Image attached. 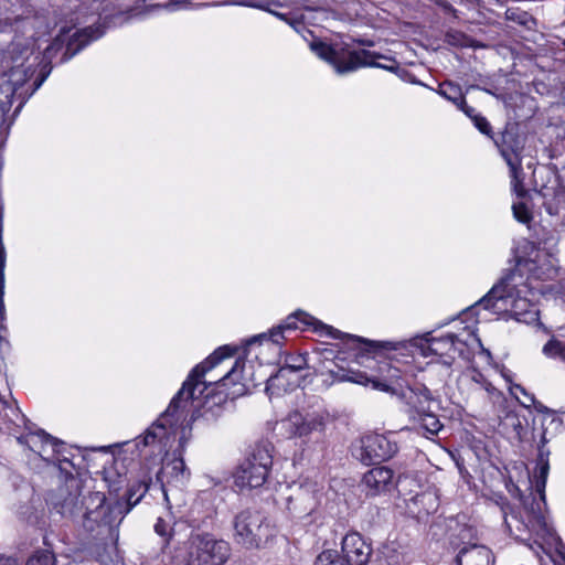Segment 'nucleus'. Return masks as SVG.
Wrapping results in <instances>:
<instances>
[{"label":"nucleus","mask_w":565,"mask_h":565,"mask_svg":"<svg viewBox=\"0 0 565 565\" xmlns=\"http://www.w3.org/2000/svg\"><path fill=\"white\" fill-rule=\"evenodd\" d=\"M14 435L20 445L26 446L47 462L57 463L60 468H62V462H71L64 455V443L45 430L38 429L35 424L26 417L25 423H21L19 431Z\"/></svg>","instance_id":"obj_6"},{"label":"nucleus","mask_w":565,"mask_h":565,"mask_svg":"<svg viewBox=\"0 0 565 565\" xmlns=\"http://www.w3.org/2000/svg\"><path fill=\"white\" fill-rule=\"evenodd\" d=\"M95 495L102 497L103 507H116L120 503H110L107 501L105 493L100 491L88 492L87 495L82 494L81 480L74 476L65 479L64 483L52 490L46 498V502L51 510L60 514L64 519L72 521L81 520L82 529L84 530V522L86 520L88 509L90 510V501Z\"/></svg>","instance_id":"obj_3"},{"label":"nucleus","mask_w":565,"mask_h":565,"mask_svg":"<svg viewBox=\"0 0 565 565\" xmlns=\"http://www.w3.org/2000/svg\"><path fill=\"white\" fill-rule=\"evenodd\" d=\"M540 194L544 199L543 206L550 215H559L563 211H565L564 186L545 188L540 191Z\"/></svg>","instance_id":"obj_24"},{"label":"nucleus","mask_w":565,"mask_h":565,"mask_svg":"<svg viewBox=\"0 0 565 565\" xmlns=\"http://www.w3.org/2000/svg\"><path fill=\"white\" fill-rule=\"evenodd\" d=\"M487 391H488V392H492V391H494V387H492V386L489 384V385H488V387H487Z\"/></svg>","instance_id":"obj_50"},{"label":"nucleus","mask_w":565,"mask_h":565,"mask_svg":"<svg viewBox=\"0 0 565 565\" xmlns=\"http://www.w3.org/2000/svg\"><path fill=\"white\" fill-rule=\"evenodd\" d=\"M512 211L515 220L521 223H529L532 220V214L523 202L513 203Z\"/></svg>","instance_id":"obj_38"},{"label":"nucleus","mask_w":565,"mask_h":565,"mask_svg":"<svg viewBox=\"0 0 565 565\" xmlns=\"http://www.w3.org/2000/svg\"><path fill=\"white\" fill-rule=\"evenodd\" d=\"M546 443L545 435L542 436L541 446L539 447V456L536 463V481H535V490L536 492H545L546 480L550 471L548 463V454L550 451L544 450V445Z\"/></svg>","instance_id":"obj_25"},{"label":"nucleus","mask_w":565,"mask_h":565,"mask_svg":"<svg viewBox=\"0 0 565 565\" xmlns=\"http://www.w3.org/2000/svg\"><path fill=\"white\" fill-rule=\"evenodd\" d=\"M472 122L481 134L490 137L491 139H494V136L492 134V127L486 117L479 115L478 117L473 118Z\"/></svg>","instance_id":"obj_40"},{"label":"nucleus","mask_w":565,"mask_h":565,"mask_svg":"<svg viewBox=\"0 0 565 565\" xmlns=\"http://www.w3.org/2000/svg\"><path fill=\"white\" fill-rule=\"evenodd\" d=\"M233 539L247 550L260 548L271 536L267 518L258 510L245 509L233 519Z\"/></svg>","instance_id":"obj_7"},{"label":"nucleus","mask_w":565,"mask_h":565,"mask_svg":"<svg viewBox=\"0 0 565 565\" xmlns=\"http://www.w3.org/2000/svg\"><path fill=\"white\" fill-rule=\"evenodd\" d=\"M171 565H198L195 558L193 557L190 550L186 547L184 550L175 551L172 556Z\"/></svg>","instance_id":"obj_36"},{"label":"nucleus","mask_w":565,"mask_h":565,"mask_svg":"<svg viewBox=\"0 0 565 565\" xmlns=\"http://www.w3.org/2000/svg\"><path fill=\"white\" fill-rule=\"evenodd\" d=\"M120 14H124V12H121ZM125 14H127V18L125 19V20H127V19L131 18L132 15H135V10L129 9L125 12Z\"/></svg>","instance_id":"obj_48"},{"label":"nucleus","mask_w":565,"mask_h":565,"mask_svg":"<svg viewBox=\"0 0 565 565\" xmlns=\"http://www.w3.org/2000/svg\"><path fill=\"white\" fill-rule=\"evenodd\" d=\"M0 565H18L17 559L11 556L0 555Z\"/></svg>","instance_id":"obj_46"},{"label":"nucleus","mask_w":565,"mask_h":565,"mask_svg":"<svg viewBox=\"0 0 565 565\" xmlns=\"http://www.w3.org/2000/svg\"><path fill=\"white\" fill-rule=\"evenodd\" d=\"M411 500L417 504V503H424L426 500L431 501L435 499L433 498V495L430 493H420V494L414 495Z\"/></svg>","instance_id":"obj_45"},{"label":"nucleus","mask_w":565,"mask_h":565,"mask_svg":"<svg viewBox=\"0 0 565 565\" xmlns=\"http://www.w3.org/2000/svg\"><path fill=\"white\" fill-rule=\"evenodd\" d=\"M334 380L340 382H352L364 386L371 385L372 388L390 394H396V388L393 386L394 381L399 379V371L392 367L386 361L379 364L377 374H367L360 370H338L330 371Z\"/></svg>","instance_id":"obj_12"},{"label":"nucleus","mask_w":565,"mask_h":565,"mask_svg":"<svg viewBox=\"0 0 565 565\" xmlns=\"http://www.w3.org/2000/svg\"><path fill=\"white\" fill-rule=\"evenodd\" d=\"M510 276L502 278L476 305L493 313L510 312L516 321L533 324L539 322V310L524 298H513L509 287Z\"/></svg>","instance_id":"obj_4"},{"label":"nucleus","mask_w":565,"mask_h":565,"mask_svg":"<svg viewBox=\"0 0 565 565\" xmlns=\"http://www.w3.org/2000/svg\"><path fill=\"white\" fill-rule=\"evenodd\" d=\"M329 420V413L326 411H317L302 415L295 412L289 415L288 423L291 427V433L295 436L303 437L313 431L322 433Z\"/></svg>","instance_id":"obj_20"},{"label":"nucleus","mask_w":565,"mask_h":565,"mask_svg":"<svg viewBox=\"0 0 565 565\" xmlns=\"http://www.w3.org/2000/svg\"><path fill=\"white\" fill-rule=\"evenodd\" d=\"M436 93L448 102L452 103L456 107L462 104L463 99L466 98L461 86L451 81H445L439 84Z\"/></svg>","instance_id":"obj_26"},{"label":"nucleus","mask_w":565,"mask_h":565,"mask_svg":"<svg viewBox=\"0 0 565 565\" xmlns=\"http://www.w3.org/2000/svg\"><path fill=\"white\" fill-rule=\"evenodd\" d=\"M95 495L84 522L85 548L102 565H120L122 556L117 547L118 526L124 518L122 505L103 507Z\"/></svg>","instance_id":"obj_2"},{"label":"nucleus","mask_w":565,"mask_h":565,"mask_svg":"<svg viewBox=\"0 0 565 565\" xmlns=\"http://www.w3.org/2000/svg\"><path fill=\"white\" fill-rule=\"evenodd\" d=\"M235 351L228 345L221 347L205 361L192 369L164 413L145 431L143 436L136 438V447L139 448L140 445L147 447L157 443L167 445L170 436L175 435L179 426L183 429L190 428L199 417L209 422L218 416L222 412L221 403L225 402V397L220 396L218 403H214L215 412L210 406L209 396H205V401L202 403L201 396L213 383L204 381L203 377L207 371L225 358L232 356Z\"/></svg>","instance_id":"obj_1"},{"label":"nucleus","mask_w":565,"mask_h":565,"mask_svg":"<svg viewBox=\"0 0 565 565\" xmlns=\"http://www.w3.org/2000/svg\"><path fill=\"white\" fill-rule=\"evenodd\" d=\"M154 531L158 535L164 539L166 543H169V541L172 539V529L170 527V524L162 518H158L154 524Z\"/></svg>","instance_id":"obj_39"},{"label":"nucleus","mask_w":565,"mask_h":565,"mask_svg":"<svg viewBox=\"0 0 565 565\" xmlns=\"http://www.w3.org/2000/svg\"><path fill=\"white\" fill-rule=\"evenodd\" d=\"M372 553L371 544L360 533L352 532L342 539L340 556L349 565H367Z\"/></svg>","instance_id":"obj_19"},{"label":"nucleus","mask_w":565,"mask_h":565,"mask_svg":"<svg viewBox=\"0 0 565 565\" xmlns=\"http://www.w3.org/2000/svg\"><path fill=\"white\" fill-rule=\"evenodd\" d=\"M422 396L423 399L416 405L413 404V407H404V413L408 416L411 422H414L419 416L430 411L428 403L431 401V394L430 391L424 385H422Z\"/></svg>","instance_id":"obj_30"},{"label":"nucleus","mask_w":565,"mask_h":565,"mask_svg":"<svg viewBox=\"0 0 565 565\" xmlns=\"http://www.w3.org/2000/svg\"><path fill=\"white\" fill-rule=\"evenodd\" d=\"M503 513H504V524H505L507 529L509 530V532L512 533L513 532L512 524L508 518V513L505 511H503Z\"/></svg>","instance_id":"obj_47"},{"label":"nucleus","mask_w":565,"mask_h":565,"mask_svg":"<svg viewBox=\"0 0 565 565\" xmlns=\"http://www.w3.org/2000/svg\"><path fill=\"white\" fill-rule=\"evenodd\" d=\"M190 477V471L185 466L182 457H175L163 463L160 471L157 473L158 480L162 484V491L167 498L164 483H180L183 484Z\"/></svg>","instance_id":"obj_22"},{"label":"nucleus","mask_w":565,"mask_h":565,"mask_svg":"<svg viewBox=\"0 0 565 565\" xmlns=\"http://www.w3.org/2000/svg\"><path fill=\"white\" fill-rule=\"evenodd\" d=\"M310 47L319 57L330 63L340 75L354 72L365 66L382 67L388 71L395 70L394 66H385L377 63L376 60L383 56L367 50H358L347 53L339 52L323 42H312Z\"/></svg>","instance_id":"obj_5"},{"label":"nucleus","mask_w":565,"mask_h":565,"mask_svg":"<svg viewBox=\"0 0 565 565\" xmlns=\"http://www.w3.org/2000/svg\"><path fill=\"white\" fill-rule=\"evenodd\" d=\"M470 341H479L472 331L467 333V339L461 340L459 335L449 333L440 338H430L427 340V347L424 349V354L428 352L434 355L447 356L449 360L445 361L446 364L450 365L455 360V353L463 356V349L458 345L467 347Z\"/></svg>","instance_id":"obj_17"},{"label":"nucleus","mask_w":565,"mask_h":565,"mask_svg":"<svg viewBox=\"0 0 565 565\" xmlns=\"http://www.w3.org/2000/svg\"><path fill=\"white\" fill-rule=\"evenodd\" d=\"M510 391H511V394H513L516 398H518V393L519 394H522L525 399L524 401H520V403L525 406V407H529L531 404L534 403V395L532 394H529L526 392V390L520 385V384H514L513 386L510 387Z\"/></svg>","instance_id":"obj_41"},{"label":"nucleus","mask_w":565,"mask_h":565,"mask_svg":"<svg viewBox=\"0 0 565 565\" xmlns=\"http://www.w3.org/2000/svg\"><path fill=\"white\" fill-rule=\"evenodd\" d=\"M445 8L451 9V4H447V6H445Z\"/></svg>","instance_id":"obj_51"},{"label":"nucleus","mask_w":565,"mask_h":565,"mask_svg":"<svg viewBox=\"0 0 565 565\" xmlns=\"http://www.w3.org/2000/svg\"><path fill=\"white\" fill-rule=\"evenodd\" d=\"M457 108L460 111H462L467 117H469L472 121L475 117H478L480 115L476 111L473 107L467 104L466 98L463 99L462 104H460Z\"/></svg>","instance_id":"obj_44"},{"label":"nucleus","mask_w":565,"mask_h":565,"mask_svg":"<svg viewBox=\"0 0 565 565\" xmlns=\"http://www.w3.org/2000/svg\"><path fill=\"white\" fill-rule=\"evenodd\" d=\"M454 565H494V556L487 546L470 544L459 550Z\"/></svg>","instance_id":"obj_23"},{"label":"nucleus","mask_w":565,"mask_h":565,"mask_svg":"<svg viewBox=\"0 0 565 565\" xmlns=\"http://www.w3.org/2000/svg\"><path fill=\"white\" fill-rule=\"evenodd\" d=\"M543 354L550 359H561L565 362V342L556 338L550 339L542 349Z\"/></svg>","instance_id":"obj_31"},{"label":"nucleus","mask_w":565,"mask_h":565,"mask_svg":"<svg viewBox=\"0 0 565 565\" xmlns=\"http://www.w3.org/2000/svg\"><path fill=\"white\" fill-rule=\"evenodd\" d=\"M413 423L417 424L422 429L425 430L427 438H429V436H436L444 427L438 416L431 411L419 416Z\"/></svg>","instance_id":"obj_28"},{"label":"nucleus","mask_w":565,"mask_h":565,"mask_svg":"<svg viewBox=\"0 0 565 565\" xmlns=\"http://www.w3.org/2000/svg\"><path fill=\"white\" fill-rule=\"evenodd\" d=\"M188 548L198 565H224L231 556L230 543L211 533L192 534Z\"/></svg>","instance_id":"obj_11"},{"label":"nucleus","mask_w":565,"mask_h":565,"mask_svg":"<svg viewBox=\"0 0 565 565\" xmlns=\"http://www.w3.org/2000/svg\"><path fill=\"white\" fill-rule=\"evenodd\" d=\"M316 484L294 483L290 487V494L286 497V507L296 518L311 514L317 508Z\"/></svg>","instance_id":"obj_16"},{"label":"nucleus","mask_w":565,"mask_h":565,"mask_svg":"<svg viewBox=\"0 0 565 565\" xmlns=\"http://www.w3.org/2000/svg\"><path fill=\"white\" fill-rule=\"evenodd\" d=\"M308 326H315L316 331L324 332L326 334L330 335L333 339H344L345 338L352 342H363L371 348L379 347V343H376V342L366 341L360 337L345 334V333L341 332L340 330L334 329L331 326H327L321 322H317L313 317H311L308 313L300 311V310L289 315L286 318V320L284 321V323L271 329L270 339L274 343L280 344L281 340L284 339L282 333L285 331H292V330H297V329L305 330Z\"/></svg>","instance_id":"obj_10"},{"label":"nucleus","mask_w":565,"mask_h":565,"mask_svg":"<svg viewBox=\"0 0 565 565\" xmlns=\"http://www.w3.org/2000/svg\"><path fill=\"white\" fill-rule=\"evenodd\" d=\"M142 2H146V0H142Z\"/></svg>","instance_id":"obj_53"},{"label":"nucleus","mask_w":565,"mask_h":565,"mask_svg":"<svg viewBox=\"0 0 565 565\" xmlns=\"http://www.w3.org/2000/svg\"><path fill=\"white\" fill-rule=\"evenodd\" d=\"M149 484L146 481H139L137 484L131 486L127 491V508L126 513L135 507L145 493L148 491Z\"/></svg>","instance_id":"obj_32"},{"label":"nucleus","mask_w":565,"mask_h":565,"mask_svg":"<svg viewBox=\"0 0 565 565\" xmlns=\"http://www.w3.org/2000/svg\"><path fill=\"white\" fill-rule=\"evenodd\" d=\"M273 466L268 445H257L250 456L239 466L234 475V483L239 490L262 487Z\"/></svg>","instance_id":"obj_8"},{"label":"nucleus","mask_w":565,"mask_h":565,"mask_svg":"<svg viewBox=\"0 0 565 565\" xmlns=\"http://www.w3.org/2000/svg\"><path fill=\"white\" fill-rule=\"evenodd\" d=\"M56 558L53 552L41 550L34 552L26 561L25 565H55Z\"/></svg>","instance_id":"obj_33"},{"label":"nucleus","mask_w":565,"mask_h":565,"mask_svg":"<svg viewBox=\"0 0 565 565\" xmlns=\"http://www.w3.org/2000/svg\"><path fill=\"white\" fill-rule=\"evenodd\" d=\"M14 63L15 65L10 70L9 79L0 85V108L2 111L11 106L12 98L15 95H19L20 97L24 95L18 107V109H20L25 99L32 96L41 87L49 74H43L41 77L36 78L32 85V89L24 94L22 92L23 86L33 76L34 70L32 68V65L24 67L23 63L18 64L17 61H14Z\"/></svg>","instance_id":"obj_13"},{"label":"nucleus","mask_w":565,"mask_h":565,"mask_svg":"<svg viewBox=\"0 0 565 565\" xmlns=\"http://www.w3.org/2000/svg\"><path fill=\"white\" fill-rule=\"evenodd\" d=\"M537 494L539 497L531 493L522 500L527 522L511 514V519L515 522V529L520 533L526 530L541 535L550 533V527L544 515V509L546 507L545 492H537Z\"/></svg>","instance_id":"obj_14"},{"label":"nucleus","mask_w":565,"mask_h":565,"mask_svg":"<svg viewBox=\"0 0 565 565\" xmlns=\"http://www.w3.org/2000/svg\"><path fill=\"white\" fill-rule=\"evenodd\" d=\"M360 460L365 465L386 461L395 456L398 446L385 435H370L361 440Z\"/></svg>","instance_id":"obj_15"},{"label":"nucleus","mask_w":565,"mask_h":565,"mask_svg":"<svg viewBox=\"0 0 565 565\" xmlns=\"http://www.w3.org/2000/svg\"><path fill=\"white\" fill-rule=\"evenodd\" d=\"M206 3L195 2L194 0H170L164 3H156L149 7V11L164 9L170 12L180 10H195L205 7Z\"/></svg>","instance_id":"obj_29"},{"label":"nucleus","mask_w":565,"mask_h":565,"mask_svg":"<svg viewBox=\"0 0 565 565\" xmlns=\"http://www.w3.org/2000/svg\"><path fill=\"white\" fill-rule=\"evenodd\" d=\"M504 15L508 21L521 25L526 30H532L536 26L534 17L520 8H509Z\"/></svg>","instance_id":"obj_27"},{"label":"nucleus","mask_w":565,"mask_h":565,"mask_svg":"<svg viewBox=\"0 0 565 565\" xmlns=\"http://www.w3.org/2000/svg\"><path fill=\"white\" fill-rule=\"evenodd\" d=\"M305 366V361L302 358H297L294 364H287L286 366L279 370V374L282 375L286 372H296L302 370Z\"/></svg>","instance_id":"obj_43"},{"label":"nucleus","mask_w":565,"mask_h":565,"mask_svg":"<svg viewBox=\"0 0 565 565\" xmlns=\"http://www.w3.org/2000/svg\"><path fill=\"white\" fill-rule=\"evenodd\" d=\"M398 483L394 471L385 466H379L366 471L362 478L361 487L367 497H377L390 493Z\"/></svg>","instance_id":"obj_18"},{"label":"nucleus","mask_w":565,"mask_h":565,"mask_svg":"<svg viewBox=\"0 0 565 565\" xmlns=\"http://www.w3.org/2000/svg\"><path fill=\"white\" fill-rule=\"evenodd\" d=\"M243 367L244 362L236 361L231 370L227 371L216 383H220L222 386H226L228 382L236 384L242 377Z\"/></svg>","instance_id":"obj_34"},{"label":"nucleus","mask_w":565,"mask_h":565,"mask_svg":"<svg viewBox=\"0 0 565 565\" xmlns=\"http://www.w3.org/2000/svg\"><path fill=\"white\" fill-rule=\"evenodd\" d=\"M492 140L499 148L501 156L509 166V169H512L513 172H518L519 163H521L523 145L514 129L507 126L505 129Z\"/></svg>","instance_id":"obj_21"},{"label":"nucleus","mask_w":565,"mask_h":565,"mask_svg":"<svg viewBox=\"0 0 565 565\" xmlns=\"http://www.w3.org/2000/svg\"><path fill=\"white\" fill-rule=\"evenodd\" d=\"M233 3L234 4H242V6H249V7L262 8V9H265L266 11H268L269 13L276 15L280 20L289 21L287 14L276 12V11L269 9V8H265V7L260 6L259 3H255V2H252V1H245V0L234 1Z\"/></svg>","instance_id":"obj_42"},{"label":"nucleus","mask_w":565,"mask_h":565,"mask_svg":"<svg viewBox=\"0 0 565 565\" xmlns=\"http://www.w3.org/2000/svg\"><path fill=\"white\" fill-rule=\"evenodd\" d=\"M104 34L100 26H87L84 29H62L53 42L45 49L44 58L52 60L54 55L63 51L61 63L67 62L92 41Z\"/></svg>","instance_id":"obj_9"},{"label":"nucleus","mask_w":565,"mask_h":565,"mask_svg":"<svg viewBox=\"0 0 565 565\" xmlns=\"http://www.w3.org/2000/svg\"><path fill=\"white\" fill-rule=\"evenodd\" d=\"M401 397L405 402V407H413V404H417L423 399L422 396V386L417 388L408 387L406 391H403Z\"/></svg>","instance_id":"obj_37"},{"label":"nucleus","mask_w":565,"mask_h":565,"mask_svg":"<svg viewBox=\"0 0 565 565\" xmlns=\"http://www.w3.org/2000/svg\"><path fill=\"white\" fill-rule=\"evenodd\" d=\"M263 337H265V335L263 334V335H259V337H254V338H252L250 340H248V342H247V343H248V344H252V343H254V342L258 341V340H259L260 338H263Z\"/></svg>","instance_id":"obj_49"},{"label":"nucleus","mask_w":565,"mask_h":565,"mask_svg":"<svg viewBox=\"0 0 565 565\" xmlns=\"http://www.w3.org/2000/svg\"><path fill=\"white\" fill-rule=\"evenodd\" d=\"M563 44L565 45V39L563 40Z\"/></svg>","instance_id":"obj_52"},{"label":"nucleus","mask_w":565,"mask_h":565,"mask_svg":"<svg viewBox=\"0 0 565 565\" xmlns=\"http://www.w3.org/2000/svg\"><path fill=\"white\" fill-rule=\"evenodd\" d=\"M510 177H511V185H512V189H513L514 193L519 198H523L526 194V190L523 186L522 162L519 163L518 172H513V170L510 169Z\"/></svg>","instance_id":"obj_35"}]
</instances>
